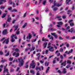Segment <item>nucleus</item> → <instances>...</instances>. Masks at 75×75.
<instances>
[{"instance_id": "f257e3e1", "label": "nucleus", "mask_w": 75, "mask_h": 75, "mask_svg": "<svg viewBox=\"0 0 75 75\" xmlns=\"http://www.w3.org/2000/svg\"><path fill=\"white\" fill-rule=\"evenodd\" d=\"M18 61L19 62V67H21L23 66V65L24 64V60L22 59V57H21L18 59Z\"/></svg>"}, {"instance_id": "f03ea898", "label": "nucleus", "mask_w": 75, "mask_h": 75, "mask_svg": "<svg viewBox=\"0 0 75 75\" xmlns=\"http://www.w3.org/2000/svg\"><path fill=\"white\" fill-rule=\"evenodd\" d=\"M34 62V61L33 60L32 62V63L30 64V68H32L33 69L35 68V64Z\"/></svg>"}, {"instance_id": "7ed1b4c3", "label": "nucleus", "mask_w": 75, "mask_h": 75, "mask_svg": "<svg viewBox=\"0 0 75 75\" xmlns=\"http://www.w3.org/2000/svg\"><path fill=\"white\" fill-rule=\"evenodd\" d=\"M47 48L49 49V51H50V52H54V47L52 46H47Z\"/></svg>"}, {"instance_id": "20e7f679", "label": "nucleus", "mask_w": 75, "mask_h": 75, "mask_svg": "<svg viewBox=\"0 0 75 75\" xmlns=\"http://www.w3.org/2000/svg\"><path fill=\"white\" fill-rule=\"evenodd\" d=\"M20 55V54L19 53H16V52H14L13 53V56H15V58H17L18 57H19V55Z\"/></svg>"}, {"instance_id": "39448f33", "label": "nucleus", "mask_w": 75, "mask_h": 75, "mask_svg": "<svg viewBox=\"0 0 75 75\" xmlns=\"http://www.w3.org/2000/svg\"><path fill=\"white\" fill-rule=\"evenodd\" d=\"M10 38H8L7 39L5 40L3 42V44H4V43H6V44H7L8 43V42H9V39Z\"/></svg>"}, {"instance_id": "423d86ee", "label": "nucleus", "mask_w": 75, "mask_h": 75, "mask_svg": "<svg viewBox=\"0 0 75 75\" xmlns=\"http://www.w3.org/2000/svg\"><path fill=\"white\" fill-rule=\"evenodd\" d=\"M16 35H14L13 34L11 36V38H12V39H11V41L12 42H14L15 41V40L14 39V36H16Z\"/></svg>"}, {"instance_id": "0eeeda50", "label": "nucleus", "mask_w": 75, "mask_h": 75, "mask_svg": "<svg viewBox=\"0 0 75 75\" xmlns=\"http://www.w3.org/2000/svg\"><path fill=\"white\" fill-rule=\"evenodd\" d=\"M51 34L52 35H53L55 38H58V36H57L58 35L56 34V33H51Z\"/></svg>"}, {"instance_id": "6e6552de", "label": "nucleus", "mask_w": 75, "mask_h": 75, "mask_svg": "<svg viewBox=\"0 0 75 75\" xmlns=\"http://www.w3.org/2000/svg\"><path fill=\"white\" fill-rule=\"evenodd\" d=\"M68 32H70L71 33H72V32L75 33V31H74V28H72L71 29L69 30H68Z\"/></svg>"}, {"instance_id": "1a4fd4ad", "label": "nucleus", "mask_w": 75, "mask_h": 75, "mask_svg": "<svg viewBox=\"0 0 75 75\" xmlns=\"http://www.w3.org/2000/svg\"><path fill=\"white\" fill-rule=\"evenodd\" d=\"M31 37H32V36L31 35V33H29V35L28 36H27V39H31Z\"/></svg>"}, {"instance_id": "9d476101", "label": "nucleus", "mask_w": 75, "mask_h": 75, "mask_svg": "<svg viewBox=\"0 0 75 75\" xmlns=\"http://www.w3.org/2000/svg\"><path fill=\"white\" fill-rule=\"evenodd\" d=\"M7 29H5L4 31H3V35H6L7 34Z\"/></svg>"}, {"instance_id": "9b49d317", "label": "nucleus", "mask_w": 75, "mask_h": 75, "mask_svg": "<svg viewBox=\"0 0 75 75\" xmlns=\"http://www.w3.org/2000/svg\"><path fill=\"white\" fill-rule=\"evenodd\" d=\"M55 6H56L57 7H59L60 6H62V4H60L59 3H57L55 4Z\"/></svg>"}, {"instance_id": "f8f14e48", "label": "nucleus", "mask_w": 75, "mask_h": 75, "mask_svg": "<svg viewBox=\"0 0 75 75\" xmlns=\"http://www.w3.org/2000/svg\"><path fill=\"white\" fill-rule=\"evenodd\" d=\"M6 66H5L4 68V73H5V72H7V73H8V69H6Z\"/></svg>"}, {"instance_id": "ddd939ff", "label": "nucleus", "mask_w": 75, "mask_h": 75, "mask_svg": "<svg viewBox=\"0 0 75 75\" xmlns=\"http://www.w3.org/2000/svg\"><path fill=\"white\" fill-rule=\"evenodd\" d=\"M66 62H67V61H64L63 63H62L61 64V65H63V66H65L66 65Z\"/></svg>"}, {"instance_id": "4468645a", "label": "nucleus", "mask_w": 75, "mask_h": 75, "mask_svg": "<svg viewBox=\"0 0 75 75\" xmlns=\"http://www.w3.org/2000/svg\"><path fill=\"white\" fill-rule=\"evenodd\" d=\"M35 46H33L32 48L30 50V52H31L32 51H34L35 50Z\"/></svg>"}, {"instance_id": "2eb2a0df", "label": "nucleus", "mask_w": 75, "mask_h": 75, "mask_svg": "<svg viewBox=\"0 0 75 75\" xmlns=\"http://www.w3.org/2000/svg\"><path fill=\"white\" fill-rule=\"evenodd\" d=\"M13 27H14L15 28L14 29V31H16V30H17V29L18 28V25H14L13 26Z\"/></svg>"}, {"instance_id": "dca6fc26", "label": "nucleus", "mask_w": 75, "mask_h": 75, "mask_svg": "<svg viewBox=\"0 0 75 75\" xmlns=\"http://www.w3.org/2000/svg\"><path fill=\"white\" fill-rule=\"evenodd\" d=\"M11 17H8L7 21L8 22H9L10 23V21H11Z\"/></svg>"}, {"instance_id": "f3484780", "label": "nucleus", "mask_w": 75, "mask_h": 75, "mask_svg": "<svg viewBox=\"0 0 75 75\" xmlns=\"http://www.w3.org/2000/svg\"><path fill=\"white\" fill-rule=\"evenodd\" d=\"M47 43H44L43 44L44 48H45L47 47Z\"/></svg>"}, {"instance_id": "a211bd4d", "label": "nucleus", "mask_w": 75, "mask_h": 75, "mask_svg": "<svg viewBox=\"0 0 75 75\" xmlns=\"http://www.w3.org/2000/svg\"><path fill=\"white\" fill-rule=\"evenodd\" d=\"M36 69L37 71L38 70H39V71H41V68L40 67H36Z\"/></svg>"}, {"instance_id": "6ab92c4d", "label": "nucleus", "mask_w": 75, "mask_h": 75, "mask_svg": "<svg viewBox=\"0 0 75 75\" xmlns=\"http://www.w3.org/2000/svg\"><path fill=\"white\" fill-rule=\"evenodd\" d=\"M7 13H4L3 15L2 16V18H4V17H6V15H7Z\"/></svg>"}, {"instance_id": "aec40b11", "label": "nucleus", "mask_w": 75, "mask_h": 75, "mask_svg": "<svg viewBox=\"0 0 75 75\" xmlns=\"http://www.w3.org/2000/svg\"><path fill=\"white\" fill-rule=\"evenodd\" d=\"M49 70H50V67H48L46 71V73H48V72L49 71Z\"/></svg>"}, {"instance_id": "412c9836", "label": "nucleus", "mask_w": 75, "mask_h": 75, "mask_svg": "<svg viewBox=\"0 0 75 75\" xmlns=\"http://www.w3.org/2000/svg\"><path fill=\"white\" fill-rule=\"evenodd\" d=\"M27 23L26 22L23 25V28H24L27 26Z\"/></svg>"}, {"instance_id": "4be33fe9", "label": "nucleus", "mask_w": 75, "mask_h": 75, "mask_svg": "<svg viewBox=\"0 0 75 75\" xmlns=\"http://www.w3.org/2000/svg\"><path fill=\"white\" fill-rule=\"evenodd\" d=\"M30 73H32V74H35V72L34 70H30Z\"/></svg>"}, {"instance_id": "5701e85b", "label": "nucleus", "mask_w": 75, "mask_h": 75, "mask_svg": "<svg viewBox=\"0 0 75 75\" xmlns=\"http://www.w3.org/2000/svg\"><path fill=\"white\" fill-rule=\"evenodd\" d=\"M73 52V49H71L70 51H69V52H68L67 54H69L71 53H72Z\"/></svg>"}, {"instance_id": "b1692460", "label": "nucleus", "mask_w": 75, "mask_h": 75, "mask_svg": "<svg viewBox=\"0 0 75 75\" xmlns=\"http://www.w3.org/2000/svg\"><path fill=\"white\" fill-rule=\"evenodd\" d=\"M48 65H49V62H46L45 63V65L46 67H48Z\"/></svg>"}, {"instance_id": "393cba45", "label": "nucleus", "mask_w": 75, "mask_h": 75, "mask_svg": "<svg viewBox=\"0 0 75 75\" xmlns=\"http://www.w3.org/2000/svg\"><path fill=\"white\" fill-rule=\"evenodd\" d=\"M57 24H58L59 25H62V24H63V23H62L61 21H60L59 22H57Z\"/></svg>"}, {"instance_id": "a878e982", "label": "nucleus", "mask_w": 75, "mask_h": 75, "mask_svg": "<svg viewBox=\"0 0 75 75\" xmlns=\"http://www.w3.org/2000/svg\"><path fill=\"white\" fill-rule=\"evenodd\" d=\"M71 1V0H66V3L67 4H68L69 2Z\"/></svg>"}, {"instance_id": "bb28decb", "label": "nucleus", "mask_w": 75, "mask_h": 75, "mask_svg": "<svg viewBox=\"0 0 75 75\" xmlns=\"http://www.w3.org/2000/svg\"><path fill=\"white\" fill-rule=\"evenodd\" d=\"M63 72L64 74H65V73H67V71H66V69L64 68L63 70Z\"/></svg>"}, {"instance_id": "cd10ccee", "label": "nucleus", "mask_w": 75, "mask_h": 75, "mask_svg": "<svg viewBox=\"0 0 75 75\" xmlns=\"http://www.w3.org/2000/svg\"><path fill=\"white\" fill-rule=\"evenodd\" d=\"M54 5L52 6V8H54V7H55V5L56 4H55V3H56V1H54Z\"/></svg>"}, {"instance_id": "c85d7f7f", "label": "nucleus", "mask_w": 75, "mask_h": 75, "mask_svg": "<svg viewBox=\"0 0 75 75\" xmlns=\"http://www.w3.org/2000/svg\"><path fill=\"white\" fill-rule=\"evenodd\" d=\"M0 8L1 9H4V8H5V6H1L0 7Z\"/></svg>"}, {"instance_id": "c756f323", "label": "nucleus", "mask_w": 75, "mask_h": 75, "mask_svg": "<svg viewBox=\"0 0 75 75\" xmlns=\"http://www.w3.org/2000/svg\"><path fill=\"white\" fill-rule=\"evenodd\" d=\"M15 51L16 52H19V51H20V50L18 48H16L15 49Z\"/></svg>"}, {"instance_id": "7c9ffc66", "label": "nucleus", "mask_w": 75, "mask_h": 75, "mask_svg": "<svg viewBox=\"0 0 75 75\" xmlns=\"http://www.w3.org/2000/svg\"><path fill=\"white\" fill-rule=\"evenodd\" d=\"M11 12H13V11H14L15 12H17V10L16 9H14L12 11H11Z\"/></svg>"}, {"instance_id": "2f4dec72", "label": "nucleus", "mask_w": 75, "mask_h": 75, "mask_svg": "<svg viewBox=\"0 0 75 75\" xmlns=\"http://www.w3.org/2000/svg\"><path fill=\"white\" fill-rule=\"evenodd\" d=\"M36 40H37V39H35L32 40V42H35V41H36Z\"/></svg>"}, {"instance_id": "473e14b6", "label": "nucleus", "mask_w": 75, "mask_h": 75, "mask_svg": "<svg viewBox=\"0 0 75 75\" xmlns=\"http://www.w3.org/2000/svg\"><path fill=\"white\" fill-rule=\"evenodd\" d=\"M46 2H47V0H45L43 2V4H44V5L45 4V3H46Z\"/></svg>"}, {"instance_id": "72a5a7b5", "label": "nucleus", "mask_w": 75, "mask_h": 75, "mask_svg": "<svg viewBox=\"0 0 75 75\" xmlns=\"http://www.w3.org/2000/svg\"><path fill=\"white\" fill-rule=\"evenodd\" d=\"M16 6H18V0H16Z\"/></svg>"}, {"instance_id": "f704fd0d", "label": "nucleus", "mask_w": 75, "mask_h": 75, "mask_svg": "<svg viewBox=\"0 0 75 75\" xmlns=\"http://www.w3.org/2000/svg\"><path fill=\"white\" fill-rule=\"evenodd\" d=\"M41 50L40 49H38L36 50V52H41Z\"/></svg>"}, {"instance_id": "c9c22d12", "label": "nucleus", "mask_w": 75, "mask_h": 75, "mask_svg": "<svg viewBox=\"0 0 75 75\" xmlns=\"http://www.w3.org/2000/svg\"><path fill=\"white\" fill-rule=\"evenodd\" d=\"M67 63L69 64H71V62L70 61V60H68Z\"/></svg>"}, {"instance_id": "e433bc0d", "label": "nucleus", "mask_w": 75, "mask_h": 75, "mask_svg": "<svg viewBox=\"0 0 75 75\" xmlns=\"http://www.w3.org/2000/svg\"><path fill=\"white\" fill-rule=\"evenodd\" d=\"M27 14V12H26L24 14L23 17L24 18V17H26V15Z\"/></svg>"}, {"instance_id": "4c0bfd02", "label": "nucleus", "mask_w": 75, "mask_h": 75, "mask_svg": "<svg viewBox=\"0 0 75 75\" xmlns=\"http://www.w3.org/2000/svg\"><path fill=\"white\" fill-rule=\"evenodd\" d=\"M0 54L1 55H2L3 54V52L1 51H0Z\"/></svg>"}, {"instance_id": "58836bf2", "label": "nucleus", "mask_w": 75, "mask_h": 75, "mask_svg": "<svg viewBox=\"0 0 75 75\" xmlns=\"http://www.w3.org/2000/svg\"><path fill=\"white\" fill-rule=\"evenodd\" d=\"M13 58L10 57L9 59V60L11 61H13Z\"/></svg>"}, {"instance_id": "ea45409f", "label": "nucleus", "mask_w": 75, "mask_h": 75, "mask_svg": "<svg viewBox=\"0 0 75 75\" xmlns=\"http://www.w3.org/2000/svg\"><path fill=\"white\" fill-rule=\"evenodd\" d=\"M71 67V65L70 64L68 65L66 67V68H69Z\"/></svg>"}, {"instance_id": "a19ab883", "label": "nucleus", "mask_w": 75, "mask_h": 75, "mask_svg": "<svg viewBox=\"0 0 75 75\" xmlns=\"http://www.w3.org/2000/svg\"><path fill=\"white\" fill-rule=\"evenodd\" d=\"M30 50V48H27L25 49V51H28V50Z\"/></svg>"}, {"instance_id": "79ce46f5", "label": "nucleus", "mask_w": 75, "mask_h": 75, "mask_svg": "<svg viewBox=\"0 0 75 75\" xmlns=\"http://www.w3.org/2000/svg\"><path fill=\"white\" fill-rule=\"evenodd\" d=\"M9 4H13V3H12V1L11 0H10L9 1Z\"/></svg>"}, {"instance_id": "37998d69", "label": "nucleus", "mask_w": 75, "mask_h": 75, "mask_svg": "<svg viewBox=\"0 0 75 75\" xmlns=\"http://www.w3.org/2000/svg\"><path fill=\"white\" fill-rule=\"evenodd\" d=\"M70 25L71 26L74 25V23H70Z\"/></svg>"}, {"instance_id": "c03bdc74", "label": "nucleus", "mask_w": 75, "mask_h": 75, "mask_svg": "<svg viewBox=\"0 0 75 75\" xmlns=\"http://www.w3.org/2000/svg\"><path fill=\"white\" fill-rule=\"evenodd\" d=\"M20 31H17L16 32V34L17 35H18L19 34H20Z\"/></svg>"}, {"instance_id": "a18cd8bd", "label": "nucleus", "mask_w": 75, "mask_h": 75, "mask_svg": "<svg viewBox=\"0 0 75 75\" xmlns=\"http://www.w3.org/2000/svg\"><path fill=\"white\" fill-rule=\"evenodd\" d=\"M8 55H9V52H8L7 54L5 55V56H6V57L8 56Z\"/></svg>"}, {"instance_id": "49530a36", "label": "nucleus", "mask_w": 75, "mask_h": 75, "mask_svg": "<svg viewBox=\"0 0 75 75\" xmlns=\"http://www.w3.org/2000/svg\"><path fill=\"white\" fill-rule=\"evenodd\" d=\"M72 21H73V20H70L69 21V23H71V22H72Z\"/></svg>"}, {"instance_id": "de8ad7c7", "label": "nucleus", "mask_w": 75, "mask_h": 75, "mask_svg": "<svg viewBox=\"0 0 75 75\" xmlns=\"http://www.w3.org/2000/svg\"><path fill=\"white\" fill-rule=\"evenodd\" d=\"M53 1H54V0H49V2L51 3H52L53 2Z\"/></svg>"}, {"instance_id": "09e8293b", "label": "nucleus", "mask_w": 75, "mask_h": 75, "mask_svg": "<svg viewBox=\"0 0 75 75\" xmlns=\"http://www.w3.org/2000/svg\"><path fill=\"white\" fill-rule=\"evenodd\" d=\"M36 56L38 57V56H40V53H38L36 54Z\"/></svg>"}, {"instance_id": "8fccbe9b", "label": "nucleus", "mask_w": 75, "mask_h": 75, "mask_svg": "<svg viewBox=\"0 0 75 75\" xmlns=\"http://www.w3.org/2000/svg\"><path fill=\"white\" fill-rule=\"evenodd\" d=\"M5 39V38H4L0 40V41H3Z\"/></svg>"}, {"instance_id": "3c124183", "label": "nucleus", "mask_w": 75, "mask_h": 75, "mask_svg": "<svg viewBox=\"0 0 75 75\" xmlns=\"http://www.w3.org/2000/svg\"><path fill=\"white\" fill-rule=\"evenodd\" d=\"M45 52L46 54H48V50H46L45 51Z\"/></svg>"}, {"instance_id": "603ef678", "label": "nucleus", "mask_w": 75, "mask_h": 75, "mask_svg": "<svg viewBox=\"0 0 75 75\" xmlns=\"http://www.w3.org/2000/svg\"><path fill=\"white\" fill-rule=\"evenodd\" d=\"M58 10V8H53V10Z\"/></svg>"}, {"instance_id": "864d4df0", "label": "nucleus", "mask_w": 75, "mask_h": 75, "mask_svg": "<svg viewBox=\"0 0 75 75\" xmlns=\"http://www.w3.org/2000/svg\"><path fill=\"white\" fill-rule=\"evenodd\" d=\"M33 37H35V36L36 34L34 32H33Z\"/></svg>"}, {"instance_id": "5fc2aeb1", "label": "nucleus", "mask_w": 75, "mask_h": 75, "mask_svg": "<svg viewBox=\"0 0 75 75\" xmlns=\"http://www.w3.org/2000/svg\"><path fill=\"white\" fill-rule=\"evenodd\" d=\"M61 16H58L56 17V18H61Z\"/></svg>"}, {"instance_id": "6e6d98bb", "label": "nucleus", "mask_w": 75, "mask_h": 75, "mask_svg": "<svg viewBox=\"0 0 75 75\" xmlns=\"http://www.w3.org/2000/svg\"><path fill=\"white\" fill-rule=\"evenodd\" d=\"M57 72L58 73H59V74L61 73V71H60V70H59L58 71H57Z\"/></svg>"}, {"instance_id": "4d7b16f0", "label": "nucleus", "mask_w": 75, "mask_h": 75, "mask_svg": "<svg viewBox=\"0 0 75 75\" xmlns=\"http://www.w3.org/2000/svg\"><path fill=\"white\" fill-rule=\"evenodd\" d=\"M16 21V20H13V21H12L13 24H14V23H15V22Z\"/></svg>"}, {"instance_id": "13d9d810", "label": "nucleus", "mask_w": 75, "mask_h": 75, "mask_svg": "<svg viewBox=\"0 0 75 75\" xmlns=\"http://www.w3.org/2000/svg\"><path fill=\"white\" fill-rule=\"evenodd\" d=\"M23 39L25 40V35H24L23 37Z\"/></svg>"}, {"instance_id": "bf43d9fd", "label": "nucleus", "mask_w": 75, "mask_h": 75, "mask_svg": "<svg viewBox=\"0 0 75 75\" xmlns=\"http://www.w3.org/2000/svg\"><path fill=\"white\" fill-rule=\"evenodd\" d=\"M59 40H63L64 38H62V37H60L59 38Z\"/></svg>"}, {"instance_id": "052dcab7", "label": "nucleus", "mask_w": 75, "mask_h": 75, "mask_svg": "<svg viewBox=\"0 0 75 75\" xmlns=\"http://www.w3.org/2000/svg\"><path fill=\"white\" fill-rule=\"evenodd\" d=\"M64 50L63 49H61L60 50V52H62Z\"/></svg>"}, {"instance_id": "680f3d73", "label": "nucleus", "mask_w": 75, "mask_h": 75, "mask_svg": "<svg viewBox=\"0 0 75 75\" xmlns=\"http://www.w3.org/2000/svg\"><path fill=\"white\" fill-rule=\"evenodd\" d=\"M44 41H48V40L47 39H45Z\"/></svg>"}, {"instance_id": "e2e57ef3", "label": "nucleus", "mask_w": 75, "mask_h": 75, "mask_svg": "<svg viewBox=\"0 0 75 75\" xmlns=\"http://www.w3.org/2000/svg\"><path fill=\"white\" fill-rule=\"evenodd\" d=\"M40 56H39L37 58V59H38V60H39L40 59Z\"/></svg>"}, {"instance_id": "0e129e2a", "label": "nucleus", "mask_w": 75, "mask_h": 75, "mask_svg": "<svg viewBox=\"0 0 75 75\" xmlns=\"http://www.w3.org/2000/svg\"><path fill=\"white\" fill-rule=\"evenodd\" d=\"M50 39H52V40H53V39H54V38H53V37L52 36L51 37H50Z\"/></svg>"}, {"instance_id": "69168bd1", "label": "nucleus", "mask_w": 75, "mask_h": 75, "mask_svg": "<svg viewBox=\"0 0 75 75\" xmlns=\"http://www.w3.org/2000/svg\"><path fill=\"white\" fill-rule=\"evenodd\" d=\"M36 75H40V73H39V71H38V72L37 73Z\"/></svg>"}, {"instance_id": "338daca9", "label": "nucleus", "mask_w": 75, "mask_h": 75, "mask_svg": "<svg viewBox=\"0 0 75 75\" xmlns=\"http://www.w3.org/2000/svg\"><path fill=\"white\" fill-rule=\"evenodd\" d=\"M60 58L61 59H63V56L62 55H60Z\"/></svg>"}, {"instance_id": "774afa93", "label": "nucleus", "mask_w": 75, "mask_h": 75, "mask_svg": "<svg viewBox=\"0 0 75 75\" xmlns=\"http://www.w3.org/2000/svg\"><path fill=\"white\" fill-rule=\"evenodd\" d=\"M71 39H75V36H73L71 37Z\"/></svg>"}]
</instances>
